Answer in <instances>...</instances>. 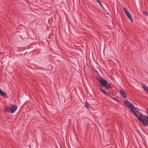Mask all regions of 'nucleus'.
I'll return each mask as SVG.
<instances>
[{"label": "nucleus", "mask_w": 148, "mask_h": 148, "mask_svg": "<svg viewBox=\"0 0 148 148\" xmlns=\"http://www.w3.org/2000/svg\"><path fill=\"white\" fill-rule=\"evenodd\" d=\"M124 103L128 108L131 109V111L135 115L138 119L143 124L144 126H147L148 125V120H147L145 118L143 119L142 114L140 116L137 114L135 112L136 108L133 104L127 100H125L124 101Z\"/></svg>", "instance_id": "obj_1"}, {"label": "nucleus", "mask_w": 148, "mask_h": 148, "mask_svg": "<svg viewBox=\"0 0 148 148\" xmlns=\"http://www.w3.org/2000/svg\"><path fill=\"white\" fill-rule=\"evenodd\" d=\"M124 103L128 108L131 109V111L135 115L138 119L143 124L144 126H147L148 125V120H147L145 118L143 119L142 114L140 116L137 114L135 112L136 108L133 104L127 100H125L124 101Z\"/></svg>", "instance_id": "obj_2"}, {"label": "nucleus", "mask_w": 148, "mask_h": 148, "mask_svg": "<svg viewBox=\"0 0 148 148\" xmlns=\"http://www.w3.org/2000/svg\"><path fill=\"white\" fill-rule=\"evenodd\" d=\"M99 82L102 86L107 90H109L111 88L110 86L108 84L107 81L103 78L99 80Z\"/></svg>", "instance_id": "obj_3"}, {"label": "nucleus", "mask_w": 148, "mask_h": 148, "mask_svg": "<svg viewBox=\"0 0 148 148\" xmlns=\"http://www.w3.org/2000/svg\"><path fill=\"white\" fill-rule=\"evenodd\" d=\"M17 108V106H13L10 108V111L11 113H13L16 110Z\"/></svg>", "instance_id": "obj_4"}, {"label": "nucleus", "mask_w": 148, "mask_h": 148, "mask_svg": "<svg viewBox=\"0 0 148 148\" xmlns=\"http://www.w3.org/2000/svg\"><path fill=\"white\" fill-rule=\"evenodd\" d=\"M127 17L132 22H133V20L132 18V16H131V14L129 12H128V13L126 14Z\"/></svg>", "instance_id": "obj_5"}, {"label": "nucleus", "mask_w": 148, "mask_h": 148, "mask_svg": "<svg viewBox=\"0 0 148 148\" xmlns=\"http://www.w3.org/2000/svg\"><path fill=\"white\" fill-rule=\"evenodd\" d=\"M120 94L124 97L126 98L127 97L126 94L123 91L120 90Z\"/></svg>", "instance_id": "obj_6"}, {"label": "nucleus", "mask_w": 148, "mask_h": 148, "mask_svg": "<svg viewBox=\"0 0 148 148\" xmlns=\"http://www.w3.org/2000/svg\"><path fill=\"white\" fill-rule=\"evenodd\" d=\"M142 86L145 91L146 92H148V87H147L146 85H143V84H142Z\"/></svg>", "instance_id": "obj_7"}, {"label": "nucleus", "mask_w": 148, "mask_h": 148, "mask_svg": "<svg viewBox=\"0 0 148 148\" xmlns=\"http://www.w3.org/2000/svg\"><path fill=\"white\" fill-rule=\"evenodd\" d=\"M0 95L1 96H5L6 95V94L2 90L0 89Z\"/></svg>", "instance_id": "obj_8"}, {"label": "nucleus", "mask_w": 148, "mask_h": 148, "mask_svg": "<svg viewBox=\"0 0 148 148\" xmlns=\"http://www.w3.org/2000/svg\"><path fill=\"white\" fill-rule=\"evenodd\" d=\"M10 111V108L9 107H6L4 109V111L5 112H8Z\"/></svg>", "instance_id": "obj_9"}, {"label": "nucleus", "mask_w": 148, "mask_h": 148, "mask_svg": "<svg viewBox=\"0 0 148 148\" xmlns=\"http://www.w3.org/2000/svg\"><path fill=\"white\" fill-rule=\"evenodd\" d=\"M123 9L125 13L126 14L129 12H128L127 9L126 8H123Z\"/></svg>", "instance_id": "obj_10"}, {"label": "nucleus", "mask_w": 148, "mask_h": 148, "mask_svg": "<svg viewBox=\"0 0 148 148\" xmlns=\"http://www.w3.org/2000/svg\"><path fill=\"white\" fill-rule=\"evenodd\" d=\"M100 90L102 93H104L105 95H108L107 92H105L103 89H102L101 88H100Z\"/></svg>", "instance_id": "obj_11"}, {"label": "nucleus", "mask_w": 148, "mask_h": 148, "mask_svg": "<svg viewBox=\"0 0 148 148\" xmlns=\"http://www.w3.org/2000/svg\"><path fill=\"white\" fill-rule=\"evenodd\" d=\"M89 104L88 103L86 102L85 103V106L87 108H88L89 106Z\"/></svg>", "instance_id": "obj_12"}, {"label": "nucleus", "mask_w": 148, "mask_h": 148, "mask_svg": "<svg viewBox=\"0 0 148 148\" xmlns=\"http://www.w3.org/2000/svg\"><path fill=\"white\" fill-rule=\"evenodd\" d=\"M143 13L144 14H145L146 16H147L148 14V13H147V12L146 11H143Z\"/></svg>", "instance_id": "obj_13"}, {"label": "nucleus", "mask_w": 148, "mask_h": 148, "mask_svg": "<svg viewBox=\"0 0 148 148\" xmlns=\"http://www.w3.org/2000/svg\"><path fill=\"white\" fill-rule=\"evenodd\" d=\"M99 3V4L101 5V7L103 8V9L104 10H105V8H104V7H103L102 5V4L100 2Z\"/></svg>", "instance_id": "obj_14"}, {"label": "nucleus", "mask_w": 148, "mask_h": 148, "mask_svg": "<svg viewBox=\"0 0 148 148\" xmlns=\"http://www.w3.org/2000/svg\"><path fill=\"white\" fill-rule=\"evenodd\" d=\"M99 3L101 2L100 0H96Z\"/></svg>", "instance_id": "obj_15"}, {"label": "nucleus", "mask_w": 148, "mask_h": 148, "mask_svg": "<svg viewBox=\"0 0 148 148\" xmlns=\"http://www.w3.org/2000/svg\"><path fill=\"white\" fill-rule=\"evenodd\" d=\"M145 118L148 120V116H145Z\"/></svg>", "instance_id": "obj_16"}, {"label": "nucleus", "mask_w": 148, "mask_h": 148, "mask_svg": "<svg viewBox=\"0 0 148 148\" xmlns=\"http://www.w3.org/2000/svg\"><path fill=\"white\" fill-rule=\"evenodd\" d=\"M147 113L148 114V109H147Z\"/></svg>", "instance_id": "obj_17"}, {"label": "nucleus", "mask_w": 148, "mask_h": 148, "mask_svg": "<svg viewBox=\"0 0 148 148\" xmlns=\"http://www.w3.org/2000/svg\"><path fill=\"white\" fill-rule=\"evenodd\" d=\"M2 54V53L1 52H0V54Z\"/></svg>", "instance_id": "obj_18"}]
</instances>
